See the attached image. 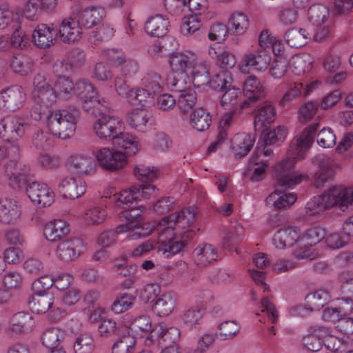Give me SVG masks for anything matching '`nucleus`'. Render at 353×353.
Segmentation results:
<instances>
[{
  "instance_id": "nucleus-13",
  "label": "nucleus",
  "mask_w": 353,
  "mask_h": 353,
  "mask_svg": "<svg viewBox=\"0 0 353 353\" xmlns=\"http://www.w3.org/2000/svg\"><path fill=\"white\" fill-rule=\"evenodd\" d=\"M4 171L10 185L13 188H19L21 185H24L25 179L32 174L29 166L14 159L10 160L5 165Z\"/></svg>"
},
{
  "instance_id": "nucleus-55",
  "label": "nucleus",
  "mask_w": 353,
  "mask_h": 353,
  "mask_svg": "<svg viewBox=\"0 0 353 353\" xmlns=\"http://www.w3.org/2000/svg\"><path fill=\"white\" fill-rule=\"evenodd\" d=\"M218 328L219 332H216V336L221 341L233 338L240 330L239 325L234 321H225L221 323Z\"/></svg>"
},
{
  "instance_id": "nucleus-4",
  "label": "nucleus",
  "mask_w": 353,
  "mask_h": 353,
  "mask_svg": "<svg viewBox=\"0 0 353 353\" xmlns=\"http://www.w3.org/2000/svg\"><path fill=\"white\" fill-rule=\"evenodd\" d=\"M107 112L108 108L103 113L98 114L97 117L99 118L94 123L93 130L99 139L112 141L113 143L116 137L121 134L123 126L118 117L107 114Z\"/></svg>"
},
{
  "instance_id": "nucleus-49",
  "label": "nucleus",
  "mask_w": 353,
  "mask_h": 353,
  "mask_svg": "<svg viewBox=\"0 0 353 353\" xmlns=\"http://www.w3.org/2000/svg\"><path fill=\"white\" fill-rule=\"evenodd\" d=\"M229 28L236 35L243 34L249 27V19L243 12L234 13L229 20Z\"/></svg>"
},
{
  "instance_id": "nucleus-60",
  "label": "nucleus",
  "mask_w": 353,
  "mask_h": 353,
  "mask_svg": "<svg viewBox=\"0 0 353 353\" xmlns=\"http://www.w3.org/2000/svg\"><path fill=\"white\" fill-rule=\"evenodd\" d=\"M132 100H129L128 103L134 106L146 107L148 103L152 102L153 94L147 88H138L134 90L132 94Z\"/></svg>"
},
{
  "instance_id": "nucleus-27",
  "label": "nucleus",
  "mask_w": 353,
  "mask_h": 353,
  "mask_svg": "<svg viewBox=\"0 0 353 353\" xmlns=\"http://www.w3.org/2000/svg\"><path fill=\"white\" fill-rule=\"evenodd\" d=\"M177 300V294L172 291L160 294L152 305V310L159 316H168L174 310Z\"/></svg>"
},
{
  "instance_id": "nucleus-57",
  "label": "nucleus",
  "mask_w": 353,
  "mask_h": 353,
  "mask_svg": "<svg viewBox=\"0 0 353 353\" xmlns=\"http://www.w3.org/2000/svg\"><path fill=\"white\" fill-rule=\"evenodd\" d=\"M232 117L230 115H225L220 121L219 126V133L216 136V140L212 142L208 148V152L211 153L215 152L220 145L228 137L227 127L230 125Z\"/></svg>"
},
{
  "instance_id": "nucleus-41",
  "label": "nucleus",
  "mask_w": 353,
  "mask_h": 353,
  "mask_svg": "<svg viewBox=\"0 0 353 353\" xmlns=\"http://www.w3.org/2000/svg\"><path fill=\"white\" fill-rule=\"evenodd\" d=\"M331 299V295L327 290L319 289L305 296L307 305L313 311L323 308Z\"/></svg>"
},
{
  "instance_id": "nucleus-37",
  "label": "nucleus",
  "mask_w": 353,
  "mask_h": 353,
  "mask_svg": "<svg viewBox=\"0 0 353 353\" xmlns=\"http://www.w3.org/2000/svg\"><path fill=\"white\" fill-rule=\"evenodd\" d=\"M194 261L198 265L206 266L212 261H216L217 251L216 248L208 243L199 245L194 251Z\"/></svg>"
},
{
  "instance_id": "nucleus-19",
  "label": "nucleus",
  "mask_w": 353,
  "mask_h": 353,
  "mask_svg": "<svg viewBox=\"0 0 353 353\" xmlns=\"http://www.w3.org/2000/svg\"><path fill=\"white\" fill-rule=\"evenodd\" d=\"M68 168L74 174L85 176L95 172L97 164L91 157L74 155L68 160Z\"/></svg>"
},
{
  "instance_id": "nucleus-58",
  "label": "nucleus",
  "mask_w": 353,
  "mask_h": 353,
  "mask_svg": "<svg viewBox=\"0 0 353 353\" xmlns=\"http://www.w3.org/2000/svg\"><path fill=\"white\" fill-rule=\"evenodd\" d=\"M53 112L50 106L38 101H34L30 110V117L35 121L43 120L48 125L49 119L51 118Z\"/></svg>"
},
{
  "instance_id": "nucleus-20",
  "label": "nucleus",
  "mask_w": 353,
  "mask_h": 353,
  "mask_svg": "<svg viewBox=\"0 0 353 353\" xmlns=\"http://www.w3.org/2000/svg\"><path fill=\"white\" fill-rule=\"evenodd\" d=\"M271 61L269 52L265 49L259 50L255 54H248L243 58V63L241 70L243 72H249L250 68L259 71L268 68Z\"/></svg>"
},
{
  "instance_id": "nucleus-59",
  "label": "nucleus",
  "mask_w": 353,
  "mask_h": 353,
  "mask_svg": "<svg viewBox=\"0 0 353 353\" xmlns=\"http://www.w3.org/2000/svg\"><path fill=\"white\" fill-rule=\"evenodd\" d=\"M161 287L156 283L145 285L140 292L139 298L144 303H153L161 294Z\"/></svg>"
},
{
  "instance_id": "nucleus-30",
  "label": "nucleus",
  "mask_w": 353,
  "mask_h": 353,
  "mask_svg": "<svg viewBox=\"0 0 353 353\" xmlns=\"http://www.w3.org/2000/svg\"><path fill=\"white\" fill-rule=\"evenodd\" d=\"M299 240V232L292 227L279 230L272 239L274 245L279 249L292 247Z\"/></svg>"
},
{
  "instance_id": "nucleus-56",
  "label": "nucleus",
  "mask_w": 353,
  "mask_h": 353,
  "mask_svg": "<svg viewBox=\"0 0 353 353\" xmlns=\"http://www.w3.org/2000/svg\"><path fill=\"white\" fill-rule=\"evenodd\" d=\"M202 26L200 15L192 14L185 19L181 26V32L183 35L196 34L201 31Z\"/></svg>"
},
{
  "instance_id": "nucleus-44",
  "label": "nucleus",
  "mask_w": 353,
  "mask_h": 353,
  "mask_svg": "<svg viewBox=\"0 0 353 353\" xmlns=\"http://www.w3.org/2000/svg\"><path fill=\"white\" fill-rule=\"evenodd\" d=\"M190 125L196 130L202 132L208 129L211 123L210 113L203 108L195 109L190 114Z\"/></svg>"
},
{
  "instance_id": "nucleus-32",
  "label": "nucleus",
  "mask_w": 353,
  "mask_h": 353,
  "mask_svg": "<svg viewBox=\"0 0 353 353\" xmlns=\"http://www.w3.org/2000/svg\"><path fill=\"white\" fill-rule=\"evenodd\" d=\"M254 139L246 133L236 134L231 141V150L237 158L244 157L253 147Z\"/></svg>"
},
{
  "instance_id": "nucleus-52",
  "label": "nucleus",
  "mask_w": 353,
  "mask_h": 353,
  "mask_svg": "<svg viewBox=\"0 0 353 353\" xmlns=\"http://www.w3.org/2000/svg\"><path fill=\"white\" fill-rule=\"evenodd\" d=\"M134 174L137 180L148 183L152 182L158 178L159 171L154 167L147 166L143 164L136 165Z\"/></svg>"
},
{
  "instance_id": "nucleus-53",
  "label": "nucleus",
  "mask_w": 353,
  "mask_h": 353,
  "mask_svg": "<svg viewBox=\"0 0 353 353\" xmlns=\"http://www.w3.org/2000/svg\"><path fill=\"white\" fill-rule=\"evenodd\" d=\"M232 77L230 72L223 71L216 74L215 76L210 79L209 85L212 89L219 91L224 92L227 88L232 84Z\"/></svg>"
},
{
  "instance_id": "nucleus-1",
  "label": "nucleus",
  "mask_w": 353,
  "mask_h": 353,
  "mask_svg": "<svg viewBox=\"0 0 353 353\" xmlns=\"http://www.w3.org/2000/svg\"><path fill=\"white\" fill-rule=\"evenodd\" d=\"M319 123H314L305 128L299 137L290 143L288 157L276 164L273 170V176L276 180V191L281 188H292L306 180L309 176L305 174L297 173L294 170L296 160L303 159L314 140Z\"/></svg>"
},
{
  "instance_id": "nucleus-22",
  "label": "nucleus",
  "mask_w": 353,
  "mask_h": 353,
  "mask_svg": "<svg viewBox=\"0 0 353 353\" xmlns=\"http://www.w3.org/2000/svg\"><path fill=\"white\" fill-rule=\"evenodd\" d=\"M82 33L81 28H79L71 14L61 21L58 30L61 40L68 44L79 41Z\"/></svg>"
},
{
  "instance_id": "nucleus-16",
  "label": "nucleus",
  "mask_w": 353,
  "mask_h": 353,
  "mask_svg": "<svg viewBox=\"0 0 353 353\" xmlns=\"http://www.w3.org/2000/svg\"><path fill=\"white\" fill-rule=\"evenodd\" d=\"M84 245L79 238H70L61 241L57 245L56 254L59 259L69 262L78 258L83 252Z\"/></svg>"
},
{
  "instance_id": "nucleus-34",
  "label": "nucleus",
  "mask_w": 353,
  "mask_h": 353,
  "mask_svg": "<svg viewBox=\"0 0 353 353\" xmlns=\"http://www.w3.org/2000/svg\"><path fill=\"white\" fill-rule=\"evenodd\" d=\"M169 21L162 15L157 14L149 18L145 24L146 32L155 37H164L168 30Z\"/></svg>"
},
{
  "instance_id": "nucleus-8",
  "label": "nucleus",
  "mask_w": 353,
  "mask_h": 353,
  "mask_svg": "<svg viewBox=\"0 0 353 353\" xmlns=\"http://www.w3.org/2000/svg\"><path fill=\"white\" fill-rule=\"evenodd\" d=\"M70 14L83 30V28H90L99 23L104 15V10L94 7L83 8L79 5H75Z\"/></svg>"
},
{
  "instance_id": "nucleus-15",
  "label": "nucleus",
  "mask_w": 353,
  "mask_h": 353,
  "mask_svg": "<svg viewBox=\"0 0 353 353\" xmlns=\"http://www.w3.org/2000/svg\"><path fill=\"white\" fill-rule=\"evenodd\" d=\"M25 99L23 88L17 85H12L0 93V108L14 111L23 105Z\"/></svg>"
},
{
  "instance_id": "nucleus-18",
  "label": "nucleus",
  "mask_w": 353,
  "mask_h": 353,
  "mask_svg": "<svg viewBox=\"0 0 353 353\" xmlns=\"http://www.w3.org/2000/svg\"><path fill=\"white\" fill-rule=\"evenodd\" d=\"M198 212V208L192 205L188 208L180 210L176 214H172L163 219V221L168 224V228L174 226L179 228L185 229L190 227L195 221Z\"/></svg>"
},
{
  "instance_id": "nucleus-48",
  "label": "nucleus",
  "mask_w": 353,
  "mask_h": 353,
  "mask_svg": "<svg viewBox=\"0 0 353 353\" xmlns=\"http://www.w3.org/2000/svg\"><path fill=\"white\" fill-rule=\"evenodd\" d=\"M64 334L63 331L57 327L46 329L41 336L42 344L48 349L59 346L63 340Z\"/></svg>"
},
{
  "instance_id": "nucleus-5",
  "label": "nucleus",
  "mask_w": 353,
  "mask_h": 353,
  "mask_svg": "<svg viewBox=\"0 0 353 353\" xmlns=\"http://www.w3.org/2000/svg\"><path fill=\"white\" fill-rule=\"evenodd\" d=\"M18 189L25 190L33 203L42 207L50 206L54 202L53 191L47 184L36 181L33 173L25 179L24 185H21Z\"/></svg>"
},
{
  "instance_id": "nucleus-61",
  "label": "nucleus",
  "mask_w": 353,
  "mask_h": 353,
  "mask_svg": "<svg viewBox=\"0 0 353 353\" xmlns=\"http://www.w3.org/2000/svg\"><path fill=\"white\" fill-rule=\"evenodd\" d=\"M85 61V54L80 48H73L68 52L67 61L65 64L66 70H70L82 66Z\"/></svg>"
},
{
  "instance_id": "nucleus-62",
  "label": "nucleus",
  "mask_w": 353,
  "mask_h": 353,
  "mask_svg": "<svg viewBox=\"0 0 353 353\" xmlns=\"http://www.w3.org/2000/svg\"><path fill=\"white\" fill-rule=\"evenodd\" d=\"M180 337L179 330L172 327L168 329H163V333L160 341V346L164 349L168 347H177L174 345Z\"/></svg>"
},
{
  "instance_id": "nucleus-36",
  "label": "nucleus",
  "mask_w": 353,
  "mask_h": 353,
  "mask_svg": "<svg viewBox=\"0 0 353 353\" xmlns=\"http://www.w3.org/2000/svg\"><path fill=\"white\" fill-rule=\"evenodd\" d=\"M123 150L125 155H134L139 150V144L137 137L121 130V134L116 137L112 143Z\"/></svg>"
},
{
  "instance_id": "nucleus-12",
  "label": "nucleus",
  "mask_w": 353,
  "mask_h": 353,
  "mask_svg": "<svg viewBox=\"0 0 353 353\" xmlns=\"http://www.w3.org/2000/svg\"><path fill=\"white\" fill-rule=\"evenodd\" d=\"M195 231L192 229H188L180 234V239H169L168 242H161L157 250L158 253L165 255V257H170L174 254L184 252L186 250L188 241H190L195 236Z\"/></svg>"
},
{
  "instance_id": "nucleus-28",
  "label": "nucleus",
  "mask_w": 353,
  "mask_h": 353,
  "mask_svg": "<svg viewBox=\"0 0 353 353\" xmlns=\"http://www.w3.org/2000/svg\"><path fill=\"white\" fill-rule=\"evenodd\" d=\"M151 115L144 110L135 109L126 115L127 123L140 132H146L150 128Z\"/></svg>"
},
{
  "instance_id": "nucleus-21",
  "label": "nucleus",
  "mask_w": 353,
  "mask_h": 353,
  "mask_svg": "<svg viewBox=\"0 0 353 353\" xmlns=\"http://www.w3.org/2000/svg\"><path fill=\"white\" fill-rule=\"evenodd\" d=\"M157 191L156 187L150 183L134 185L128 190L120 192L118 200L120 202L132 201V200H137L140 202L141 199H148L151 196L155 195Z\"/></svg>"
},
{
  "instance_id": "nucleus-50",
  "label": "nucleus",
  "mask_w": 353,
  "mask_h": 353,
  "mask_svg": "<svg viewBox=\"0 0 353 353\" xmlns=\"http://www.w3.org/2000/svg\"><path fill=\"white\" fill-rule=\"evenodd\" d=\"M135 345L136 339L132 335L124 334L114 343L112 353H133Z\"/></svg>"
},
{
  "instance_id": "nucleus-3",
  "label": "nucleus",
  "mask_w": 353,
  "mask_h": 353,
  "mask_svg": "<svg viewBox=\"0 0 353 353\" xmlns=\"http://www.w3.org/2000/svg\"><path fill=\"white\" fill-rule=\"evenodd\" d=\"M74 96L81 101L83 110L91 115L97 116L107 109L108 103L99 98L97 89L88 79L75 82Z\"/></svg>"
},
{
  "instance_id": "nucleus-35",
  "label": "nucleus",
  "mask_w": 353,
  "mask_h": 353,
  "mask_svg": "<svg viewBox=\"0 0 353 353\" xmlns=\"http://www.w3.org/2000/svg\"><path fill=\"white\" fill-rule=\"evenodd\" d=\"M205 314V309L199 305H192L183 310L181 315L183 323L190 329H197Z\"/></svg>"
},
{
  "instance_id": "nucleus-47",
  "label": "nucleus",
  "mask_w": 353,
  "mask_h": 353,
  "mask_svg": "<svg viewBox=\"0 0 353 353\" xmlns=\"http://www.w3.org/2000/svg\"><path fill=\"white\" fill-rule=\"evenodd\" d=\"M329 16L328 9L323 5L315 4L310 6L307 11V17L314 26L323 25Z\"/></svg>"
},
{
  "instance_id": "nucleus-2",
  "label": "nucleus",
  "mask_w": 353,
  "mask_h": 353,
  "mask_svg": "<svg viewBox=\"0 0 353 353\" xmlns=\"http://www.w3.org/2000/svg\"><path fill=\"white\" fill-rule=\"evenodd\" d=\"M353 203V187L333 186L322 195L314 196L305 205L308 216L319 214L325 210L338 206L341 211L348 210Z\"/></svg>"
},
{
  "instance_id": "nucleus-40",
  "label": "nucleus",
  "mask_w": 353,
  "mask_h": 353,
  "mask_svg": "<svg viewBox=\"0 0 353 353\" xmlns=\"http://www.w3.org/2000/svg\"><path fill=\"white\" fill-rule=\"evenodd\" d=\"M309 37L310 33L305 28H292L285 34V40L288 45L295 48L304 46Z\"/></svg>"
},
{
  "instance_id": "nucleus-33",
  "label": "nucleus",
  "mask_w": 353,
  "mask_h": 353,
  "mask_svg": "<svg viewBox=\"0 0 353 353\" xmlns=\"http://www.w3.org/2000/svg\"><path fill=\"white\" fill-rule=\"evenodd\" d=\"M10 325L12 332L20 334L30 331L33 327L34 321L29 313L20 312L13 315L10 321Z\"/></svg>"
},
{
  "instance_id": "nucleus-26",
  "label": "nucleus",
  "mask_w": 353,
  "mask_h": 353,
  "mask_svg": "<svg viewBox=\"0 0 353 353\" xmlns=\"http://www.w3.org/2000/svg\"><path fill=\"white\" fill-rule=\"evenodd\" d=\"M58 35V30L50 28L46 24H39L32 34V40L39 48L46 49L53 44L55 37Z\"/></svg>"
},
{
  "instance_id": "nucleus-25",
  "label": "nucleus",
  "mask_w": 353,
  "mask_h": 353,
  "mask_svg": "<svg viewBox=\"0 0 353 353\" xmlns=\"http://www.w3.org/2000/svg\"><path fill=\"white\" fill-rule=\"evenodd\" d=\"M341 283V291L344 298L342 300L346 307L341 306L339 309L341 312L352 310L353 304V272L343 271L338 276Z\"/></svg>"
},
{
  "instance_id": "nucleus-39",
  "label": "nucleus",
  "mask_w": 353,
  "mask_h": 353,
  "mask_svg": "<svg viewBox=\"0 0 353 353\" xmlns=\"http://www.w3.org/2000/svg\"><path fill=\"white\" fill-rule=\"evenodd\" d=\"M274 192L270 194L267 198V202L273 203L274 207L277 210H285L290 208L296 200V196L294 193L283 194L279 195L287 188H280V191H276L274 185Z\"/></svg>"
},
{
  "instance_id": "nucleus-9",
  "label": "nucleus",
  "mask_w": 353,
  "mask_h": 353,
  "mask_svg": "<svg viewBox=\"0 0 353 353\" xmlns=\"http://www.w3.org/2000/svg\"><path fill=\"white\" fill-rule=\"evenodd\" d=\"M96 157L99 165L108 171L120 170L127 163L125 154L113 148H101L97 152Z\"/></svg>"
},
{
  "instance_id": "nucleus-43",
  "label": "nucleus",
  "mask_w": 353,
  "mask_h": 353,
  "mask_svg": "<svg viewBox=\"0 0 353 353\" xmlns=\"http://www.w3.org/2000/svg\"><path fill=\"white\" fill-rule=\"evenodd\" d=\"M75 83L66 76H59L54 83V90L57 97L64 100L70 99L74 96Z\"/></svg>"
},
{
  "instance_id": "nucleus-10",
  "label": "nucleus",
  "mask_w": 353,
  "mask_h": 353,
  "mask_svg": "<svg viewBox=\"0 0 353 353\" xmlns=\"http://www.w3.org/2000/svg\"><path fill=\"white\" fill-rule=\"evenodd\" d=\"M312 162L319 168V171L314 176L313 184L316 188H319L333 177L336 164L331 157L323 154L316 156Z\"/></svg>"
},
{
  "instance_id": "nucleus-45",
  "label": "nucleus",
  "mask_w": 353,
  "mask_h": 353,
  "mask_svg": "<svg viewBox=\"0 0 353 353\" xmlns=\"http://www.w3.org/2000/svg\"><path fill=\"white\" fill-rule=\"evenodd\" d=\"M136 300L135 296L127 292L119 294L111 305V310L114 314L123 313L132 308Z\"/></svg>"
},
{
  "instance_id": "nucleus-42",
  "label": "nucleus",
  "mask_w": 353,
  "mask_h": 353,
  "mask_svg": "<svg viewBox=\"0 0 353 353\" xmlns=\"http://www.w3.org/2000/svg\"><path fill=\"white\" fill-rule=\"evenodd\" d=\"M32 66L33 61L32 59L22 53L14 55L10 63V67L12 71L21 76H26L31 72Z\"/></svg>"
},
{
  "instance_id": "nucleus-11",
  "label": "nucleus",
  "mask_w": 353,
  "mask_h": 353,
  "mask_svg": "<svg viewBox=\"0 0 353 353\" xmlns=\"http://www.w3.org/2000/svg\"><path fill=\"white\" fill-rule=\"evenodd\" d=\"M254 114V127L255 131H266L269 126L274 121L276 117L275 107L270 101H265L259 103Z\"/></svg>"
},
{
  "instance_id": "nucleus-7",
  "label": "nucleus",
  "mask_w": 353,
  "mask_h": 353,
  "mask_svg": "<svg viewBox=\"0 0 353 353\" xmlns=\"http://www.w3.org/2000/svg\"><path fill=\"white\" fill-rule=\"evenodd\" d=\"M30 128V125L23 118L7 116L0 121V136L6 141H15Z\"/></svg>"
},
{
  "instance_id": "nucleus-24",
  "label": "nucleus",
  "mask_w": 353,
  "mask_h": 353,
  "mask_svg": "<svg viewBox=\"0 0 353 353\" xmlns=\"http://www.w3.org/2000/svg\"><path fill=\"white\" fill-rule=\"evenodd\" d=\"M70 232V226L67 222L61 219H54L47 223L43 228L46 239L52 242L63 241Z\"/></svg>"
},
{
  "instance_id": "nucleus-64",
  "label": "nucleus",
  "mask_w": 353,
  "mask_h": 353,
  "mask_svg": "<svg viewBox=\"0 0 353 353\" xmlns=\"http://www.w3.org/2000/svg\"><path fill=\"white\" fill-rule=\"evenodd\" d=\"M18 19L17 14L4 3L0 5V30H4L14 23Z\"/></svg>"
},
{
  "instance_id": "nucleus-38",
  "label": "nucleus",
  "mask_w": 353,
  "mask_h": 353,
  "mask_svg": "<svg viewBox=\"0 0 353 353\" xmlns=\"http://www.w3.org/2000/svg\"><path fill=\"white\" fill-rule=\"evenodd\" d=\"M35 296H31L28 299V305L32 312L37 314L46 313L53 305V296L51 294H42L36 293Z\"/></svg>"
},
{
  "instance_id": "nucleus-23",
  "label": "nucleus",
  "mask_w": 353,
  "mask_h": 353,
  "mask_svg": "<svg viewBox=\"0 0 353 353\" xmlns=\"http://www.w3.org/2000/svg\"><path fill=\"white\" fill-rule=\"evenodd\" d=\"M168 61L172 72L184 74L194 65L195 57L190 52H174L170 55Z\"/></svg>"
},
{
  "instance_id": "nucleus-51",
  "label": "nucleus",
  "mask_w": 353,
  "mask_h": 353,
  "mask_svg": "<svg viewBox=\"0 0 353 353\" xmlns=\"http://www.w3.org/2000/svg\"><path fill=\"white\" fill-rule=\"evenodd\" d=\"M94 341L90 334H81L76 337L73 349L74 353H92L94 350Z\"/></svg>"
},
{
  "instance_id": "nucleus-17",
  "label": "nucleus",
  "mask_w": 353,
  "mask_h": 353,
  "mask_svg": "<svg viewBox=\"0 0 353 353\" xmlns=\"http://www.w3.org/2000/svg\"><path fill=\"white\" fill-rule=\"evenodd\" d=\"M57 190L63 197L75 199L85 192L86 184L83 179L63 176L58 183Z\"/></svg>"
},
{
  "instance_id": "nucleus-54",
  "label": "nucleus",
  "mask_w": 353,
  "mask_h": 353,
  "mask_svg": "<svg viewBox=\"0 0 353 353\" xmlns=\"http://www.w3.org/2000/svg\"><path fill=\"white\" fill-rule=\"evenodd\" d=\"M263 137V143L265 145L273 144H279L282 143L286 137L287 131L284 126H278L268 132H261Z\"/></svg>"
},
{
  "instance_id": "nucleus-31",
  "label": "nucleus",
  "mask_w": 353,
  "mask_h": 353,
  "mask_svg": "<svg viewBox=\"0 0 353 353\" xmlns=\"http://www.w3.org/2000/svg\"><path fill=\"white\" fill-rule=\"evenodd\" d=\"M48 128L50 132L58 137L65 139L70 137L77 128V121H59L57 117L49 119Z\"/></svg>"
},
{
  "instance_id": "nucleus-46",
  "label": "nucleus",
  "mask_w": 353,
  "mask_h": 353,
  "mask_svg": "<svg viewBox=\"0 0 353 353\" xmlns=\"http://www.w3.org/2000/svg\"><path fill=\"white\" fill-rule=\"evenodd\" d=\"M192 72V81L194 87L200 88L209 85L210 81L209 70L205 63L193 65Z\"/></svg>"
},
{
  "instance_id": "nucleus-14",
  "label": "nucleus",
  "mask_w": 353,
  "mask_h": 353,
  "mask_svg": "<svg viewBox=\"0 0 353 353\" xmlns=\"http://www.w3.org/2000/svg\"><path fill=\"white\" fill-rule=\"evenodd\" d=\"M243 90L245 99L241 104L242 108L248 107L264 99L266 95L265 87L254 76H249L246 78Z\"/></svg>"
},
{
  "instance_id": "nucleus-63",
  "label": "nucleus",
  "mask_w": 353,
  "mask_h": 353,
  "mask_svg": "<svg viewBox=\"0 0 353 353\" xmlns=\"http://www.w3.org/2000/svg\"><path fill=\"white\" fill-rule=\"evenodd\" d=\"M196 101L195 91L188 89V91L181 93L178 97V106L183 112L192 109Z\"/></svg>"
},
{
  "instance_id": "nucleus-6",
  "label": "nucleus",
  "mask_w": 353,
  "mask_h": 353,
  "mask_svg": "<svg viewBox=\"0 0 353 353\" xmlns=\"http://www.w3.org/2000/svg\"><path fill=\"white\" fill-rule=\"evenodd\" d=\"M117 206L121 207L123 210L119 214L121 221H126V224H122L117 226V232H122L131 230V228L136 223L141 221V215L145 210L142 204H139L137 200H132V201L120 202L118 200V196L114 195L111 199Z\"/></svg>"
},
{
  "instance_id": "nucleus-29",
  "label": "nucleus",
  "mask_w": 353,
  "mask_h": 353,
  "mask_svg": "<svg viewBox=\"0 0 353 353\" xmlns=\"http://www.w3.org/2000/svg\"><path fill=\"white\" fill-rule=\"evenodd\" d=\"M21 214L17 201L10 198L0 199V222L10 224L17 220Z\"/></svg>"
}]
</instances>
